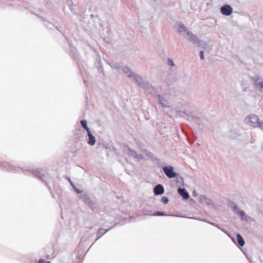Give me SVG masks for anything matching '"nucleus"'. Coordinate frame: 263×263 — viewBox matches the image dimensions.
<instances>
[{"instance_id": "obj_1", "label": "nucleus", "mask_w": 263, "mask_h": 263, "mask_svg": "<svg viewBox=\"0 0 263 263\" xmlns=\"http://www.w3.org/2000/svg\"><path fill=\"white\" fill-rule=\"evenodd\" d=\"M0 168L3 171H9L13 173L22 172L26 175L32 176L37 177L47 186L48 190L51 191L49 184L53 182L52 177L46 171L43 169H29L25 170L21 167L13 166L7 162H0Z\"/></svg>"}, {"instance_id": "obj_2", "label": "nucleus", "mask_w": 263, "mask_h": 263, "mask_svg": "<svg viewBox=\"0 0 263 263\" xmlns=\"http://www.w3.org/2000/svg\"><path fill=\"white\" fill-rule=\"evenodd\" d=\"M112 69L118 70L119 72H123L126 76L136 82L141 88L152 93L155 88L141 76L133 71L129 67L126 65H120L117 63H108Z\"/></svg>"}, {"instance_id": "obj_3", "label": "nucleus", "mask_w": 263, "mask_h": 263, "mask_svg": "<svg viewBox=\"0 0 263 263\" xmlns=\"http://www.w3.org/2000/svg\"><path fill=\"white\" fill-rule=\"evenodd\" d=\"M79 194V198L92 212L95 213H99L100 212L99 204L96 201L92 200L86 192L81 191V192Z\"/></svg>"}, {"instance_id": "obj_4", "label": "nucleus", "mask_w": 263, "mask_h": 263, "mask_svg": "<svg viewBox=\"0 0 263 263\" xmlns=\"http://www.w3.org/2000/svg\"><path fill=\"white\" fill-rule=\"evenodd\" d=\"M229 206L236 215L239 216L242 221H245L248 222L253 221V219L251 217L247 215L245 211L240 210L238 205L234 202H230L229 203Z\"/></svg>"}, {"instance_id": "obj_5", "label": "nucleus", "mask_w": 263, "mask_h": 263, "mask_svg": "<svg viewBox=\"0 0 263 263\" xmlns=\"http://www.w3.org/2000/svg\"><path fill=\"white\" fill-rule=\"evenodd\" d=\"M186 39L193 43L196 44L198 47L204 49L207 46V43L202 40H200L198 37L193 34L191 31L187 32Z\"/></svg>"}, {"instance_id": "obj_6", "label": "nucleus", "mask_w": 263, "mask_h": 263, "mask_svg": "<svg viewBox=\"0 0 263 263\" xmlns=\"http://www.w3.org/2000/svg\"><path fill=\"white\" fill-rule=\"evenodd\" d=\"M162 170L169 179L175 178L179 176V174L175 172L174 167L172 165H165L163 167Z\"/></svg>"}, {"instance_id": "obj_7", "label": "nucleus", "mask_w": 263, "mask_h": 263, "mask_svg": "<svg viewBox=\"0 0 263 263\" xmlns=\"http://www.w3.org/2000/svg\"><path fill=\"white\" fill-rule=\"evenodd\" d=\"M245 122L247 123H250L251 126L254 127H258L261 122V121H259L258 116L254 114H251L248 116L245 119Z\"/></svg>"}, {"instance_id": "obj_8", "label": "nucleus", "mask_w": 263, "mask_h": 263, "mask_svg": "<svg viewBox=\"0 0 263 263\" xmlns=\"http://www.w3.org/2000/svg\"><path fill=\"white\" fill-rule=\"evenodd\" d=\"M176 117L183 118L190 121H196L198 120V118L194 117L192 116L187 114L185 111L180 110H177L176 111Z\"/></svg>"}, {"instance_id": "obj_9", "label": "nucleus", "mask_w": 263, "mask_h": 263, "mask_svg": "<svg viewBox=\"0 0 263 263\" xmlns=\"http://www.w3.org/2000/svg\"><path fill=\"white\" fill-rule=\"evenodd\" d=\"M252 79L254 82L255 87L258 89L260 92L263 93V78L256 76L252 78Z\"/></svg>"}, {"instance_id": "obj_10", "label": "nucleus", "mask_w": 263, "mask_h": 263, "mask_svg": "<svg viewBox=\"0 0 263 263\" xmlns=\"http://www.w3.org/2000/svg\"><path fill=\"white\" fill-rule=\"evenodd\" d=\"M125 151L129 156L134 158L138 160H141L143 158V156L141 154H138L135 150L132 149L128 146L125 147Z\"/></svg>"}, {"instance_id": "obj_11", "label": "nucleus", "mask_w": 263, "mask_h": 263, "mask_svg": "<svg viewBox=\"0 0 263 263\" xmlns=\"http://www.w3.org/2000/svg\"><path fill=\"white\" fill-rule=\"evenodd\" d=\"M176 25L177 27L178 31L180 33L185 39H186V35H187V32L189 31L187 30L185 25L179 22L176 23Z\"/></svg>"}, {"instance_id": "obj_12", "label": "nucleus", "mask_w": 263, "mask_h": 263, "mask_svg": "<svg viewBox=\"0 0 263 263\" xmlns=\"http://www.w3.org/2000/svg\"><path fill=\"white\" fill-rule=\"evenodd\" d=\"M236 238L237 241L234 237H231V239L232 240V241L235 244H236L238 247H243L245 244V241L242 236L240 234L238 233L236 235Z\"/></svg>"}, {"instance_id": "obj_13", "label": "nucleus", "mask_w": 263, "mask_h": 263, "mask_svg": "<svg viewBox=\"0 0 263 263\" xmlns=\"http://www.w3.org/2000/svg\"><path fill=\"white\" fill-rule=\"evenodd\" d=\"M220 11L223 15L229 16L233 12V8L229 5H224L221 7Z\"/></svg>"}, {"instance_id": "obj_14", "label": "nucleus", "mask_w": 263, "mask_h": 263, "mask_svg": "<svg viewBox=\"0 0 263 263\" xmlns=\"http://www.w3.org/2000/svg\"><path fill=\"white\" fill-rule=\"evenodd\" d=\"M153 192L155 196L162 195L164 192V188L163 185L158 184L153 189Z\"/></svg>"}, {"instance_id": "obj_15", "label": "nucleus", "mask_w": 263, "mask_h": 263, "mask_svg": "<svg viewBox=\"0 0 263 263\" xmlns=\"http://www.w3.org/2000/svg\"><path fill=\"white\" fill-rule=\"evenodd\" d=\"M159 103L163 107H170L171 106L170 103L167 101L163 96L158 95Z\"/></svg>"}, {"instance_id": "obj_16", "label": "nucleus", "mask_w": 263, "mask_h": 263, "mask_svg": "<svg viewBox=\"0 0 263 263\" xmlns=\"http://www.w3.org/2000/svg\"><path fill=\"white\" fill-rule=\"evenodd\" d=\"M178 193L184 199L186 200L190 198V195L185 189L179 187L177 189Z\"/></svg>"}, {"instance_id": "obj_17", "label": "nucleus", "mask_w": 263, "mask_h": 263, "mask_svg": "<svg viewBox=\"0 0 263 263\" xmlns=\"http://www.w3.org/2000/svg\"><path fill=\"white\" fill-rule=\"evenodd\" d=\"M87 134L88 137L87 143L91 146H93L96 142L95 137L92 135L90 130L88 131V132H87Z\"/></svg>"}, {"instance_id": "obj_18", "label": "nucleus", "mask_w": 263, "mask_h": 263, "mask_svg": "<svg viewBox=\"0 0 263 263\" xmlns=\"http://www.w3.org/2000/svg\"><path fill=\"white\" fill-rule=\"evenodd\" d=\"M113 227H111L107 230H105L103 228H100L98 232H97V238H96V239L95 240V241L93 242V244L97 241L101 237H102L103 235H104L106 232H108L110 230H111Z\"/></svg>"}, {"instance_id": "obj_19", "label": "nucleus", "mask_w": 263, "mask_h": 263, "mask_svg": "<svg viewBox=\"0 0 263 263\" xmlns=\"http://www.w3.org/2000/svg\"><path fill=\"white\" fill-rule=\"evenodd\" d=\"M80 124L81 126L86 130V132L90 130L87 126V121L86 120H81L80 121Z\"/></svg>"}, {"instance_id": "obj_20", "label": "nucleus", "mask_w": 263, "mask_h": 263, "mask_svg": "<svg viewBox=\"0 0 263 263\" xmlns=\"http://www.w3.org/2000/svg\"><path fill=\"white\" fill-rule=\"evenodd\" d=\"M190 218H191V219H196V218L195 217H190ZM196 219L197 220H200V221H203V222H206V223H208L214 227H216L217 226V223L214 222H212V221H209V220L206 219H205V218H202V219H199V218H196Z\"/></svg>"}, {"instance_id": "obj_21", "label": "nucleus", "mask_w": 263, "mask_h": 263, "mask_svg": "<svg viewBox=\"0 0 263 263\" xmlns=\"http://www.w3.org/2000/svg\"><path fill=\"white\" fill-rule=\"evenodd\" d=\"M152 215L153 216H170V215L167 214L164 212H161V211H157L156 212L153 213Z\"/></svg>"}, {"instance_id": "obj_22", "label": "nucleus", "mask_w": 263, "mask_h": 263, "mask_svg": "<svg viewBox=\"0 0 263 263\" xmlns=\"http://www.w3.org/2000/svg\"><path fill=\"white\" fill-rule=\"evenodd\" d=\"M68 181L69 182V183H70L71 186L74 190V191L76 192H77V193H80L81 192V190H80L79 189H78L76 187V186L74 185V184L73 183V182L71 181V180L69 178H68Z\"/></svg>"}, {"instance_id": "obj_23", "label": "nucleus", "mask_w": 263, "mask_h": 263, "mask_svg": "<svg viewBox=\"0 0 263 263\" xmlns=\"http://www.w3.org/2000/svg\"><path fill=\"white\" fill-rule=\"evenodd\" d=\"M69 47H70L71 51L72 52H73V58L76 59L78 57V54L76 52V49L74 48V47H72L70 43H69Z\"/></svg>"}, {"instance_id": "obj_24", "label": "nucleus", "mask_w": 263, "mask_h": 263, "mask_svg": "<svg viewBox=\"0 0 263 263\" xmlns=\"http://www.w3.org/2000/svg\"><path fill=\"white\" fill-rule=\"evenodd\" d=\"M167 64H168V65L170 66L171 67L175 66V63H174V61H173V60L171 58L168 59Z\"/></svg>"}, {"instance_id": "obj_25", "label": "nucleus", "mask_w": 263, "mask_h": 263, "mask_svg": "<svg viewBox=\"0 0 263 263\" xmlns=\"http://www.w3.org/2000/svg\"><path fill=\"white\" fill-rule=\"evenodd\" d=\"M161 201L164 204H166L168 202L169 200L167 197L164 196L162 197Z\"/></svg>"}, {"instance_id": "obj_26", "label": "nucleus", "mask_w": 263, "mask_h": 263, "mask_svg": "<svg viewBox=\"0 0 263 263\" xmlns=\"http://www.w3.org/2000/svg\"><path fill=\"white\" fill-rule=\"evenodd\" d=\"M97 63L99 65V70H101V69H103V67L102 66V65H100L101 64V59H100V57H98L97 59Z\"/></svg>"}, {"instance_id": "obj_27", "label": "nucleus", "mask_w": 263, "mask_h": 263, "mask_svg": "<svg viewBox=\"0 0 263 263\" xmlns=\"http://www.w3.org/2000/svg\"><path fill=\"white\" fill-rule=\"evenodd\" d=\"M203 199L205 200H207L206 201V204L209 205H211L212 203V201L210 199H208L205 196L203 197Z\"/></svg>"}, {"instance_id": "obj_28", "label": "nucleus", "mask_w": 263, "mask_h": 263, "mask_svg": "<svg viewBox=\"0 0 263 263\" xmlns=\"http://www.w3.org/2000/svg\"><path fill=\"white\" fill-rule=\"evenodd\" d=\"M157 165L158 166V167H161L163 169V167H164L165 165H164L163 164H162V162L161 161V160H160V161H159L158 162V163H157Z\"/></svg>"}, {"instance_id": "obj_29", "label": "nucleus", "mask_w": 263, "mask_h": 263, "mask_svg": "<svg viewBox=\"0 0 263 263\" xmlns=\"http://www.w3.org/2000/svg\"><path fill=\"white\" fill-rule=\"evenodd\" d=\"M176 178L177 179V182H182V183H183V177H182L179 175V176Z\"/></svg>"}, {"instance_id": "obj_30", "label": "nucleus", "mask_w": 263, "mask_h": 263, "mask_svg": "<svg viewBox=\"0 0 263 263\" xmlns=\"http://www.w3.org/2000/svg\"><path fill=\"white\" fill-rule=\"evenodd\" d=\"M38 263H51V262L49 261H45L44 259H43L42 258H40L38 261Z\"/></svg>"}, {"instance_id": "obj_31", "label": "nucleus", "mask_w": 263, "mask_h": 263, "mask_svg": "<svg viewBox=\"0 0 263 263\" xmlns=\"http://www.w3.org/2000/svg\"><path fill=\"white\" fill-rule=\"evenodd\" d=\"M199 56L201 60L204 59V52L202 50H201L199 53Z\"/></svg>"}, {"instance_id": "obj_32", "label": "nucleus", "mask_w": 263, "mask_h": 263, "mask_svg": "<svg viewBox=\"0 0 263 263\" xmlns=\"http://www.w3.org/2000/svg\"><path fill=\"white\" fill-rule=\"evenodd\" d=\"M221 230L225 234H227L230 238H231V236L230 235V234L229 233V232L224 228H222L221 229Z\"/></svg>"}, {"instance_id": "obj_33", "label": "nucleus", "mask_w": 263, "mask_h": 263, "mask_svg": "<svg viewBox=\"0 0 263 263\" xmlns=\"http://www.w3.org/2000/svg\"><path fill=\"white\" fill-rule=\"evenodd\" d=\"M152 160L155 162L156 163V164L158 163L159 161H160V159L157 157H153L152 158Z\"/></svg>"}, {"instance_id": "obj_34", "label": "nucleus", "mask_w": 263, "mask_h": 263, "mask_svg": "<svg viewBox=\"0 0 263 263\" xmlns=\"http://www.w3.org/2000/svg\"><path fill=\"white\" fill-rule=\"evenodd\" d=\"M152 160L155 162L156 163V164L158 163L159 161H160V159L157 157H153L152 158Z\"/></svg>"}, {"instance_id": "obj_35", "label": "nucleus", "mask_w": 263, "mask_h": 263, "mask_svg": "<svg viewBox=\"0 0 263 263\" xmlns=\"http://www.w3.org/2000/svg\"><path fill=\"white\" fill-rule=\"evenodd\" d=\"M55 28H56L58 30H59L60 32H61V30H60V27H57V26H55Z\"/></svg>"}, {"instance_id": "obj_36", "label": "nucleus", "mask_w": 263, "mask_h": 263, "mask_svg": "<svg viewBox=\"0 0 263 263\" xmlns=\"http://www.w3.org/2000/svg\"><path fill=\"white\" fill-rule=\"evenodd\" d=\"M215 227L218 228L219 229L221 230V229L222 228L221 227H220V226H219L218 224H217V226H216Z\"/></svg>"}, {"instance_id": "obj_37", "label": "nucleus", "mask_w": 263, "mask_h": 263, "mask_svg": "<svg viewBox=\"0 0 263 263\" xmlns=\"http://www.w3.org/2000/svg\"><path fill=\"white\" fill-rule=\"evenodd\" d=\"M193 196H195L196 195V193L195 191L193 192Z\"/></svg>"}, {"instance_id": "obj_38", "label": "nucleus", "mask_w": 263, "mask_h": 263, "mask_svg": "<svg viewBox=\"0 0 263 263\" xmlns=\"http://www.w3.org/2000/svg\"><path fill=\"white\" fill-rule=\"evenodd\" d=\"M231 137L232 138H236V136H232L231 135Z\"/></svg>"}, {"instance_id": "obj_39", "label": "nucleus", "mask_w": 263, "mask_h": 263, "mask_svg": "<svg viewBox=\"0 0 263 263\" xmlns=\"http://www.w3.org/2000/svg\"><path fill=\"white\" fill-rule=\"evenodd\" d=\"M178 216V217H186L185 216Z\"/></svg>"}, {"instance_id": "obj_40", "label": "nucleus", "mask_w": 263, "mask_h": 263, "mask_svg": "<svg viewBox=\"0 0 263 263\" xmlns=\"http://www.w3.org/2000/svg\"><path fill=\"white\" fill-rule=\"evenodd\" d=\"M130 219H131V220H129V222H132V221H132V218H131Z\"/></svg>"}, {"instance_id": "obj_41", "label": "nucleus", "mask_w": 263, "mask_h": 263, "mask_svg": "<svg viewBox=\"0 0 263 263\" xmlns=\"http://www.w3.org/2000/svg\"><path fill=\"white\" fill-rule=\"evenodd\" d=\"M83 81H84V84H86V81L84 80Z\"/></svg>"}]
</instances>
